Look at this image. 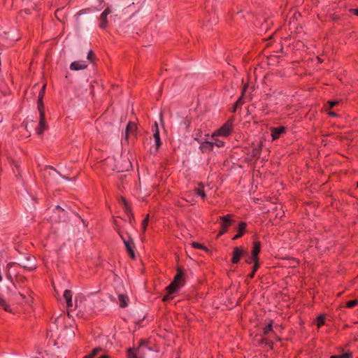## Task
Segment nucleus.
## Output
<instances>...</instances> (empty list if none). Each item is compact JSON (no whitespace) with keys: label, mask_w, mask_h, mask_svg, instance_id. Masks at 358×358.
Returning <instances> with one entry per match:
<instances>
[{"label":"nucleus","mask_w":358,"mask_h":358,"mask_svg":"<svg viewBox=\"0 0 358 358\" xmlns=\"http://www.w3.org/2000/svg\"><path fill=\"white\" fill-rule=\"evenodd\" d=\"M127 357L128 358H157V354L148 347L144 341H141L137 349L127 350Z\"/></svg>","instance_id":"f257e3e1"},{"label":"nucleus","mask_w":358,"mask_h":358,"mask_svg":"<svg viewBox=\"0 0 358 358\" xmlns=\"http://www.w3.org/2000/svg\"><path fill=\"white\" fill-rule=\"evenodd\" d=\"M183 275H184L182 271L178 268V273L175 276L173 282L166 287L168 294L164 296V301H168L170 299L169 294L176 292L180 288V287L182 286V282H181V280L182 279Z\"/></svg>","instance_id":"f03ea898"},{"label":"nucleus","mask_w":358,"mask_h":358,"mask_svg":"<svg viewBox=\"0 0 358 358\" xmlns=\"http://www.w3.org/2000/svg\"><path fill=\"white\" fill-rule=\"evenodd\" d=\"M117 232L118 233L120 238L122 240V241L124 244V246L126 248V250L128 252L130 257L131 259H134L135 258V253L134 251V243L132 238L130 236H128L127 238H124L122 236V233L119 230H117Z\"/></svg>","instance_id":"7ed1b4c3"},{"label":"nucleus","mask_w":358,"mask_h":358,"mask_svg":"<svg viewBox=\"0 0 358 358\" xmlns=\"http://www.w3.org/2000/svg\"><path fill=\"white\" fill-rule=\"evenodd\" d=\"M232 130V121H227L224 125H222L219 129H217L211 136L212 138H214L216 136H228Z\"/></svg>","instance_id":"20e7f679"},{"label":"nucleus","mask_w":358,"mask_h":358,"mask_svg":"<svg viewBox=\"0 0 358 358\" xmlns=\"http://www.w3.org/2000/svg\"><path fill=\"white\" fill-rule=\"evenodd\" d=\"M231 215H227L225 216L221 217L220 219L222 220L221 226L222 230L219 232L218 236H222L224 234L228 229L229 227L231 224L232 220H231Z\"/></svg>","instance_id":"39448f33"},{"label":"nucleus","mask_w":358,"mask_h":358,"mask_svg":"<svg viewBox=\"0 0 358 358\" xmlns=\"http://www.w3.org/2000/svg\"><path fill=\"white\" fill-rule=\"evenodd\" d=\"M48 126L45 122V113L39 114L38 126L36 129V134L39 136L42 135L45 130L48 129Z\"/></svg>","instance_id":"423d86ee"},{"label":"nucleus","mask_w":358,"mask_h":358,"mask_svg":"<svg viewBox=\"0 0 358 358\" xmlns=\"http://www.w3.org/2000/svg\"><path fill=\"white\" fill-rule=\"evenodd\" d=\"M111 13V9L108 7L106 8L99 16V27L101 29H106L108 26V15Z\"/></svg>","instance_id":"0eeeda50"},{"label":"nucleus","mask_w":358,"mask_h":358,"mask_svg":"<svg viewBox=\"0 0 358 358\" xmlns=\"http://www.w3.org/2000/svg\"><path fill=\"white\" fill-rule=\"evenodd\" d=\"M245 253V251L242 248L236 247L234 249L233 257L231 262L234 264H236L239 262L241 256Z\"/></svg>","instance_id":"6e6552de"},{"label":"nucleus","mask_w":358,"mask_h":358,"mask_svg":"<svg viewBox=\"0 0 358 358\" xmlns=\"http://www.w3.org/2000/svg\"><path fill=\"white\" fill-rule=\"evenodd\" d=\"M87 67V64L85 61L73 62L70 65V69L72 71H79L85 69Z\"/></svg>","instance_id":"1a4fd4ad"},{"label":"nucleus","mask_w":358,"mask_h":358,"mask_svg":"<svg viewBox=\"0 0 358 358\" xmlns=\"http://www.w3.org/2000/svg\"><path fill=\"white\" fill-rule=\"evenodd\" d=\"M260 249H261L260 242L255 241L254 243V247H253V249H252V257H251V259L253 262H258L259 261L258 254L260 252Z\"/></svg>","instance_id":"9d476101"},{"label":"nucleus","mask_w":358,"mask_h":358,"mask_svg":"<svg viewBox=\"0 0 358 358\" xmlns=\"http://www.w3.org/2000/svg\"><path fill=\"white\" fill-rule=\"evenodd\" d=\"M271 131L272 139L276 140L282 134L285 132V128L284 127H272Z\"/></svg>","instance_id":"9b49d317"},{"label":"nucleus","mask_w":358,"mask_h":358,"mask_svg":"<svg viewBox=\"0 0 358 358\" xmlns=\"http://www.w3.org/2000/svg\"><path fill=\"white\" fill-rule=\"evenodd\" d=\"M131 167V164L128 159H123L122 164L116 166V169L118 172H123L129 171Z\"/></svg>","instance_id":"f8f14e48"},{"label":"nucleus","mask_w":358,"mask_h":358,"mask_svg":"<svg viewBox=\"0 0 358 358\" xmlns=\"http://www.w3.org/2000/svg\"><path fill=\"white\" fill-rule=\"evenodd\" d=\"M153 127H154L153 138L155 139L156 148L157 150L161 145V140H160L159 131V127H158L157 122H155Z\"/></svg>","instance_id":"ddd939ff"},{"label":"nucleus","mask_w":358,"mask_h":358,"mask_svg":"<svg viewBox=\"0 0 358 358\" xmlns=\"http://www.w3.org/2000/svg\"><path fill=\"white\" fill-rule=\"evenodd\" d=\"M136 130V125L135 123L129 122L126 127L124 138L127 141L130 134L135 133Z\"/></svg>","instance_id":"4468645a"},{"label":"nucleus","mask_w":358,"mask_h":358,"mask_svg":"<svg viewBox=\"0 0 358 358\" xmlns=\"http://www.w3.org/2000/svg\"><path fill=\"white\" fill-rule=\"evenodd\" d=\"M27 262H23L21 263L20 265L23 268H26L27 270H29V271H31V270H34V269L36 268V264L34 263V261L33 258L29 257L27 258Z\"/></svg>","instance_id":"2eb2a0df"},{"label":"nucleus","mask_w":358,"mask_h":358,"mask_svg":"<svg viewBox=\"0 0 358 358\" xmlns=\"http://www.w3.org/2000/svg\"><path fill=\"white\" fill-rule=\"evenodd\" d=\"M64 298L66 300V305L68 308H71L73 306L72 303V293L71 290L66 289L64 292Z\"/></svg>","instance_id":"dca6fc26"},{"label":"nucleus","mask_w":358,"mask_h":358,"mask_svg":"<svg viewBox=\"0 0 358 358\" xmlns=\"http://www.w3.org/2000/svg\"><path fill=\"white\" fill-rule=\"evenodd\" d=\"M199 148L202 152H210L213 150V144L210 141H205L201 143Z\"/></svg>","instance_id":"f3484780"},{"label":"nucleus","mask_w":358,"mask_h":358,"mask_svg":"<svg viewBox=\"0 0 358 358\" xmlns=\"http://www.w3.org/2000/svg\"><path fill=\"white\" fill-rule=\"evenodd\" d=\"M246 225L247 224L245 222H241L239 224V227L238 228V234L233 238V240L238 239L243 236V232L245 230Z\"/></svg>","instance_id":"a211bd4d"},{"label":"nucleus","mask_w":358,"mask_h":358,"mask_svg":"<svg viewBox=\"0 0 358 358\" xmlns=\"http://www.w3.org/2000/svg\"><path fill=\"white\" fill-rule=\"evenodd\" d=\"M118 300H119L120 306L121 308H125L128 306L129 298L127 296H126L124 294H120L118 296Z\"/></svg>","instance_id":"6ab92c4d"},{"label":"nucleus","mask_w":358,"mask_h":358,"mask_svg":"<svg viewBox=\"0 0 358 358\" xmlns=\"http://www.w3.org/2000/svg\"><path fill=\"white\" fill-rule=\"evenodd\" d=\"M194 192L196 194L201 196L203 199L206 197L204 186L202 183H199L198 187L194 188Z\"/></svg>","instance_id":"aec40b11"},{"label":"nucleus","mask_w":358,"mask_h":358,"mask_svg":"<svg viewBox=\"0 0 358 358\" xmlns=\"http://www.w3.org/2000/svg\"><path fill=\"white\" fill-rule=\"evenodd\" d=\"M262 150V143H259L257 146L255 147L252 151V156L254 158H258L260 156Z\"/></svg>","instance_id":"412c9836"},{"label":"nucleus","mask_w":358,"mask_h":358,"mask_svg":"<svg viewBox=\"0 0 358 358\" xmlns=\"http://www.w3.org/2000/svg\"><path fill=\"white\" fill-rule=\"evenodd\" d=\"M43 99V97L41 98V96H38V110L39 114H41V113H45Z\"/></svg>","instance_id":"4be33fe9"},{"label":"nucleus","mask_w":358,"mask_h":358,"mask_svg":"<svg viewBox=\"0 0 358 358\" xmlns=\"http://www.w3.org/2000/svg\"><path fill=\"white\" fill-rule=\"evenodd\" d=\"M0 307H2L7 312L11 311V310H10L9 306L7 304L6 300L2 297H0Z\"/></svg>","instance_id":"5701e85b"},{"label":"nucleus","mask_w":358,"mask_h":358,"mask_svg":"<svg viewBox=\"0 0 358 358\" xmlns=\"http://www.w3.org/2000/svg\"><path fill=\"white\" fill-rule=\"evenodd\" d=\"M247 88V85H245L244 87H243V94H242V96L236 101V102L234 104V109H233V112H235L236 110V108L237 106H241L243 104V101H242V98H243V94H244V92L245 91Z\"/></svg>","instance_id":"b1692460"},{"label":"nucleus","mask_w":358,"mask_h":358,"mask_svg":"<svg viewBox=\"0 0 358 358\" xmlns=\"http://www.w3.org/2000/svg\"><path fill=\"white\" fill-rule=\"evenodd\" d=\"M102 349L101 348H96L92 350L90 354L87 355V358H93L95 357L99 352H101Z\"/></svg>","instance_id":"393cba45"},{"label":"nucleus","mask_w":358,"mask_h":358,"mask_svg":"<svg viewBox=\"0 0 358 358\" xmlns=\"http://www.w3.org/2000/svg\"><path fill=\"white\" fill-rule=\"evenodd\" d=\"M325 317L324 315H320L317 318V325L318 327L324 324Z\"/></svg>","instance_id":"a878e982"},{"label":"nucleus","mask_w":358,"mask_h":358,"mask_svg":"<svg viewBox=\"0 0 358 358\" xmlns=\"http://www.w3.org/2000/svg\"><path fill=\"white\" fill-rule=\"evenodd\" d=\"M213 139L214 140L213 141H210L213 144V147L214 145H215L218 148L224 146V143L223 141H222L219 139H217V138H213Z\"/></svg>","instance_id":"bb28decb"},{"label":"nucleus","mask_w":358,"mask_h":358,"mask_svg":"<svg viewBox=\"0 0 358 358\" xmlns=\"http://www.w3.org/2000/svg\"><path fill=\"white\" fill-rule=\"evenodd\" d=\"M192 245L193 248H198V249H201V250H203L205 251H208V248L206 247H205L204 245L200 244L199 243H197V242H193L192 243Z\"/></svg>","instance_id":"cd10ccee"},{"label":"nucleus","mask_w":358,"mask_h":358,"mask_svg":"<svg viewBox=\"0 0 358 358\" xmlns=\"http://www.w3.org/2000/svg\"><path fill=\"white\" fill-rule=\"evenodd\" d=\"M148 221H149V215H147V216L143 220V222H142V231H143V232L145 231V230L147 229V226L148 224Z\"/></svg>","instance_id":"c85d7f7f"},{"label":"nucleus","mask_w":358,"mask_h":358,"mask_svg":"<svg viewBox=\"0 0 358 358\" xmlns=\"http://www.w3.org/2000/svg\"><path fill=\"white\" fill-rule=\"evenodd\" d=\"M255 262V265L253 266V269H252V271L251 272V273L248 275V277L250 278H252L255 275V273L256 272V271L259 268V262Z\"/></svg>","instance_id":"c756f323"},{"label":"nucleus","mask_w":358,"mask_h":358,"mask_svg":"<svg viewBox=\"0 0 358 358\" xmlns=\"http://www.w3.org/2000/svg\"><path fill=\"white\" fill-rule=\"evenodd\" d=\"M271 331H272V323L271 322L268 324V325L264 327L263 333L264 335H268Z\"/></svg>","instance_id":"7c9ffc66"},{"label":"nucleus","mask_w":358,"mask_h":358,"mask_svg":"<svg viewBox=\"0 0 358 358\" xmlns=\"http://www.w3.org/2000/svg\"><path fill=\"white\" fill-rule=\"evenodd\" d=\"M351 357V354L350 353H344L343 355H334V356H331V358H350Z\"/></svg>","instance_id":"2f4dec72"},{"label":"nucleus","mask_w":358,"mask_h":358,"mask_svg":"<svg viewBox=\"0 0 358 358\" xmlns=\"http://www.w3.org/2000/svg\"><path fill=\"white\" fill-rule=\"evenodd\" d=\"M358 303L357 300L350 301L346 303V306L349 308H352Z\"/></svg>","instance_id":"473e14b6"},{"label":"nucleus","mask_w":358,"mask_h":358,"mask_svg":"<svg viewBox=\"0 0 358 358\" xmlns=\"http://www.w3.org/2000/svg\"><path fill=\"white\" fill-rule=\"evenodd\" d=\"M87 59L92 62H93L94 61V52H92V50H90L87 53Z\"/></svg>","instance_id":"72a5a7b5"},{"label":"nucleus","mask_w":358,"mask_h":358,"mask_svg":"<svg viewBox=\"0 0 358 358\" xmlns=\"http://www.w3.org/2000/svg\"><path fill=\"white\" fill-rule=\"evenodd\" d=\"M122 203L124 204V210L128 213L130 211V208H129V204H128V203L126 201V200L122 198Z\"/></svg>","instance_id":"f704fd0d"},{"label":"nucleus","mask_w":358,"mask_h":358,"mask_svg":"<svg viewBox=\"0 0 358 358\" xmlns=\"http://www.w3.org/2000/svg\"><path fill=\"white\" fill-rule=\"evenodd\" d=\"M45 85H43L41 91L39 92L38 96L43 97L45 94Z\"/></svg>","instance_id":"c9c22d12"},{"label":"nucleus","mask_w":358,"mask_h":358,"mask_svg":"<svg viewBox=\"0 0 358 358\" xmlns=\"http://www.w3.org/2000/svg\"><path fill=\"white\" fill-rule=\"evenodd\" d=\"M338 103V102L337 101H329V104L331 108L334 107V106L337 105Z\"/></svg>","instance_id":"e433bc0d"},{"label":"nucleus","mask_w":358,"mask_h":358,"mask_svg":"<svg viewBox=\"0 0 358 358\" xmlns=\"http://www.w3.org/2000/svg\"><path fill=\"white\" fill-rule=\"evenodd\" d=\"M201 136V131H200V130H199V131H198V133L196 134V136L194 137V139H195L196 141H199V136Z\"/></svg>","instance_id":"4c0bfd02"},{"label":"nucleus","mask_w":358,"mask_h":358,"mask_svg":"<svg viewBox=\"0 0 358 358\" xmlns=\"http://www.w3.org/2000/svg\"><path fill=\"white\" fill-rule=\"evenodd\" d=\"M184 123H185V124L186 125V127H189V125H190V121H189V120H187V119H186V120H185V122H184Z\"/></svg>","instance_id":"58836bf2"},{"label":"nucleus","mask_w":358,"mask_h":358,"mask_svg":"<svg viewBox=\"0 0 358 358\" xmlns=\"http://www.w3.org/2000/svg\"><path fill=\"white\" fill-rule=\"evenodd\" d=\"M351 11L353 12L355 15H358V8L352 9Z\"/></svg>","instance_id":"ea45409f"},{"label":"nucleus","mask_w":358,"mask_h":358,"mask_svg":"<svg viewBox=\"0 0 358 358\" xmlns=\"http://www.w3.org/2000/svg\"><path fill=\"white\" fill-rule=\"evenodd\" d=\"M329 115L332 116V117H336L337 116L336 113L335 112H333V111H329Z\"/></svg>","instance_id":"a19ab883"},{"label":"nucleus","mask_w":358,"mask_h":358,"mask_svg":"<svg viewBox=\"0 0 358 358\" xmlns=\"http://www.w3.org/2000/svg\"><path fill=\"white\" fill-rule=\"evenodd\" d=\"M13 264V263H11V262H10V263H8V264H7V268L9 270V269L12 267Z\"/></svg>","instance_id":"79ce46f5"},{"label":"nucleus","mask_w":358,"mask_h":358,"mask_svg":"<svg viewBox=\"0 0 358 358\" xmlns=\"http://www.w3.org/2000/svg\"><path fill=\"white\" fill-rule=\"evenodd\" d=\"M19 294H20V296L22 299H24V298H25V296H24V295L23 294H22V293H20V292H19Z\"/></svg>","instance_id":"37998d69"},{"label":"nucleus","mask_w":358,"mask_h":358,"mask_svg":"<svg viewBox=\"0 0 358 358\" xmlns=\"http://www.w3.org/2000/svg\"><path fill=\"white\" fill-rule=\"evenodd\" d=\"M99 358H110V357L107 355H103V356L100 357Z\"/></svg>","instance_id":"c03bdc74"},{"label":"nucleus","mask_w":358,"mask_h":358,"mask_svg":"<svg viewBox=\"0 0 358 358\" xmlns=\"http://www.w3.org/2000/svg\"><path fill=\"white\" fill-rule=\"evenodd\" d=\"M59 12H60V10H57L55 12V15H56V16H57V17L58 16V14H59Z\"/></svg>","instance_id":"a18cd8bd"},{"label":"nucleus","mask_w":358,"mask_h":358,"mask_svg":"<svg viewBox=\"0 0 358 358\" xmlns=\"http://www.w3.org/2000/svg\"><path fill=\"white\" fill-rule=\"evenodd\" d=\"M318 62L321 63L322 62V60L320 58V57H317V58Z\"/></svg>","instance_id":"49530a36"},{"label":"nucleus","mask_w":358,"mask_h":358,"mask_svg":"<svg viewBox=\"0 0 358 358\" xmlns=\"http://www.w3.org/2000/svg\"><path fill=\"white\" fill-rule=\"evenodd\" d=\"M8 290H9L11 293H13V290H12V288H11V287H8Z\"/></svg>","instance_id":"de8ad7c7"},{"label":"nucleus","mask_w":358,"mask_h":358,"mask_svg":"<svg viewBox=\"0 0 358 358\" xmlns=\"http://www.w3.org/2000/svg\"><path fill=\"white\" fill-rule=\"evenodd\" d=\"M293 262L294 263V264H293V266H295V264H297V262H296L295 260H293Z\"/></svg>","instance_id":"09e8293b"},{"label":"nucleus","mask_w":358,"mask_h":358,"mask_svg":"<svg viewBox=\"0 0 358 358\" xmlns=\"http://www.w3.org/2000/svg\"><path fill=\"white\" fill-rule=\"evenodd\" d=\"M7 277L9 278V279H11V276L10 274H7Z\"/></svg>","instance_id":"8fccbe9b"},{"label":"nucleus","mask_w":358,"mask_h":358,"mask_svg":"<svg viewBox=\"0 0 358 358\" xmlns=\"http://www.w3.org/2000/svg\"><path fill=\"white\" fill-rule=\"evenodd\" d=\"M11 287H12L13 288H15V285H14L13 282L11 283Z\"/></svg>","instance_id":"3c124183"},{"label":"nucleus","mask_w":358,"mask_h":358,"mask_svg":"<svg viewBox=\"0 0 358 358\" xmlns=\"http://www.w3.org/2000/svg\"><path fill=\"white\" fill-rule=\"evenodd\" d=\"M50 169H51L52 171L56 172V170H55V169H53V168H50Z\"/></svg>","instance_id":"603ef678"},{"label":"nucleus","mask_w":358,"mask_h":358,"mask_svg":"<svg viewBox=\"0 0 358 358\" xmlns=\"http://www.w3.org/2000/svg\"><path fill=\"white\" fill-rule=\"evenodd\" d=\"M357 186H358V182H357Z\"/></svg>","instance_id":"864d4df0"}]
</instances>
